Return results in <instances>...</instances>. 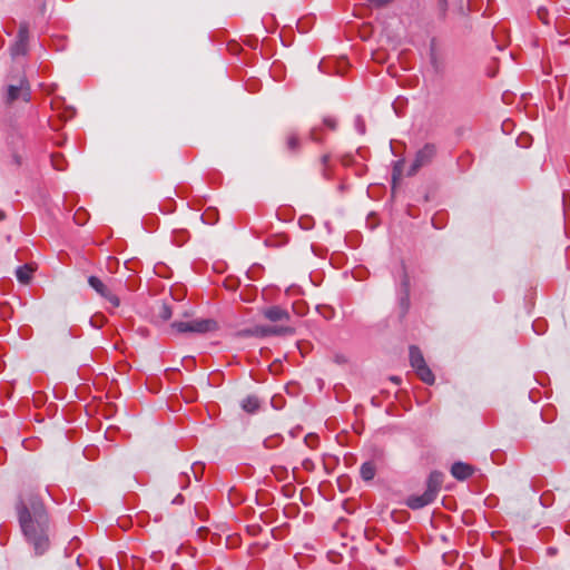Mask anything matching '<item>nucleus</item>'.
Listing matches in <instances>:
<instances>
[{
	"label": "nucleus",
	"mask_w": 570,
	"mask_h": 570,
	"mask_svg": "<svg viewBox=\"0 0 570 570\" xmlns=\"http://www.w3.org/2000/svg\"><path fill=\"white\" fill-rule=\"evenodd\" d=\"M443 483V474L439 471H432L426 481V492H429L434 499H436L438 493Z\"/></svg>",
	"instance_id": "f8f14e48"
},
{
	"label": "nucleus",
	"mask_w": 570,
	"mask_h": 570,
	"mask_svg": "<svg viewBox=\"0 0 570 570\" xmlns=\"http://www.w3.org/2000/svg\"><path fill=\"white\" fill-rule=\"evenodd\" d=\"M442 6V11L444 12L446 9V0H440Z\"/></svg>",
	"instance_id": "473e14b6"
},
{
	"label": "nucleus",
	"mask_w": 570,
	"mask_h": 570,
	"mask_svg": "<svg viewBox=\"0 0 570 570\" xmlns=\"http://www.w3.org/2000/svg\"><path fill=\"white\" fill-rule=\"evenodd\" d=\"M33 271L35 269L31 267V265L26 264V265L19 266L16 269V276L20 283L28 284L31 281V275H32Z\"/></svg>",
	"instance_id": "4468645a"
},
{
	"label": "nucleus",
	"mask_w": 570,
	"mask_h": 570,
	"mask_svg": "<svg viewBox=\"0 0 570 570\" xmlns=\"http://www.w3.org/2000/svg\"><path fill=\"white\" fill-rule=\"evenodd\" d=\"M301 147V141L295 132H289L286 137V148L291 153H297Z\"/></svg>",
	"instance_id": "a211bd4d"
},
{
	"label": "nucleus",
	"mask_w": 570,
	"mask_h": 570,
	"mask_svg": "<svg viewBox=\"0 0 570 570\" xmlns=\"http://www.w3.org/2000/svg\"><path fill=\"white\" fill-rule=\"evenodd\" d=\"M29 43V26L27 22H21L19 26L16 41L10 47V53L13 58L24 56L28 52Z\"/></svg>",
	"instance_id": "423d86ee"
},
{
	"label": "nucleus",
	"mask_w": 570,
	"mask_h": 570,
	"mask_svg": "<svg viewBox=\"0 0 570 570\" xmlns=\"http://www.w3.org/2000/svg\"><path fill=\"white\" fill-rule=\"evenodd\" d=\"M31 98L30 85L24 76H21L14 82L8 83L3 94V102L10 106L18 99L29 102Z\"/></svg>",
	"instance_id": "f03ea898"
},
{
	"label": "nucleus",
	"mask_w": 570,
	"mask_h": 570,
	"mask_svg": "<svg viewBox=\"0 0 570 570\" xmlns=\"http://www.w3.org/2000/svg\"><path fill=\"white\" fill-rule=\"evenodd\" d=\"M302 465H303V468H304L305 470H307V471H311V470H313V468H314V463H313V461H312V460H309V459L304 460V461H303V463H302Z\"/></svg>",
	"instance_id": "a878e982"
},
{
	"label": "nucleus",
	"mask_w": 570,
	"mask_h": 570,
	"mask_svg": "<svg viewBox=\"0 0 570 570\" xmlns=\"http://www.w3.org/2000/svg\"><path fill=\"white\" fill-rule=\"evenodd\" d=\"M537 13H538L539 19H540L543 23H546V24H548V23H549L548 18H547V17H548V10H547V9H544V8H539Z\"/></svg>",
	"instance_id": "4be33fe9"
},
{
	"label": "nucleus",
	"mask_w": 570,
	"mask_h": 570,
	"mask_svg": "<svg viewBox=\"0 0 570 570\" xmlns=\"http://www.w3.org/2000/svg\"><path fill=\"white\" fill-rule=\"evenodd\" d=\"M291 333H293V330L288 326L256 325L252 328L243 330L240 332V335L266 337L272 335H283Z\"/></svg>",
	"instance_id": "20e7f679"
},
{
	"label": "nucleus",
	"mask_w": 570,
	"mask_h": 570,
	"mask_svg": "<svg viewBox=\"0 0 570 570\" xmlns=\"http://www.w3.org/2000/svg\"><path fill=\"white\" fill-rule=\"evenodd\" d=\"M400 166H401V163H396L395 166H394V169H393V181L396 180V178L401 175V170H400Z\"/></svg>",
	"instance_id": "bb28decb"
},
{
	"label": "nucleus",
	"mask_w": 570,
	"mask_h": 570,
	"mask_svg": "<svg viewBox=\"0 0 570 570\" xmlns=\"http://www.w3.org/2000/svg\"><path fill=\"white\" fill-rule=\"evenodd\" d=\"M355 124H356V128L358 130L360 134H364L365 132V125H364V121L361 117H357L356 120H355Z\"/></svg>",
	"instance_id": "393cba45"
},
{
	"label": "nucleus",
	"mask_w": 570,
	"mask_h": 570,
	"mask_svg": "<svg viewBox=\"0 0 570 570\" xmlns=\"http://www.w3.org/2000/svg\"><path fill=\"white\" fill-rule=\"evenodd\" d=\"M183 501H184V497H183L181 494H178V495H176V497H175V499L173 500V503H174V504H180V503H183Z\"/></svg>",
	"instance_id": "cd10ccee"
},
{
	"label": "nucleus",
	"mask_w": 570,
	"mask_h": 570,
	"mask_svg": "<svg viewBox=\"0 0 570 570\" xmlns=\"http://www.w3.org/2000/svg\"><path fill=\"white\" fill-rule=\"evenodd\" d=\"M360 473L364 481H372L376 474V466L372 461L364 462L361 465Z\"/></svg>",
	"instance_id": "2eb2a0df"
},
{
	"label": "nucleus",
	"mask_w": 570,
	"mask_h": 570,
	"mask_svg": "<svg viewBox=\"0 0 570 570\" xmlns=\"http://www.w3.org/2000/svg\"><path fill=\"white\" fill-rule=\"evenodd\" d=\"M436 154V147L433 144H425L420 150H417L415 155V159L413 164L411 165L407 175L412 176L416 174V171L423 167L430 164Z\"/></svg>",
	"instance_id": "39448f33"
},
{
	"label": "nucleus",
	"mask_w": 570,
	"mask_h": 570,
	"mask_svg": "<svg viewBox=\"0 0 570 570\" xmlns=\"http://www.w3.org/2000/svg\"><path fill=\"white\" fill-rule=\"evenodd\" d=\"M323 122L331 130H335L336 129V120L334 118L326 117V118H324Z\"/></svg>",
	"instance_id": "5701e85b"
},
{
	"label": "nucleus",
	"mask_w": 570,
	"mask_h": 570,
	"mask_svg": "<svg viewBox=\"0 0 570 570\" xmlns=\"http://www.w3.org/2000/svg\"><path fill=\"white\" fill-rule=\"evenodd\" d=\"M171 327L178 333H198L205 334L218 328L217 322L213 318H200L191 321L174 322Z\"/></svg>",
	"instance_id": "7ed1b4c3"
},
{
	"label": "nucleus",
	"mask_w": 570,
	"mask_h": 570,
	"mask_svg": "<svg viewBox=\"0 0 570 570\" xmlns=\"http://www.w3.org/2000/svg\"><path fill=\"white\" fill-rule=\"evenodd\" d=\"M390 380L395 383V384H400L401 383V377L399 376H391Z\"/></svg>",
	"instance_id": "2f4dec72"
},
{
	"label": "nucleus",
	"mask_w": 570,
	"mask_h": 570,
	"mask_svg": "<svg viewBox=\"0 0 570 570\" xmlns=\"http://www.w3.org/2000/svg\"><path fill=\"white\" fill-rule=\"evenodd\" d=\"M309 138L315 142H322V137L320 136V129L314 127L311 129Z\"/></svg>",
	"instance_id": "aec40b11"
},
{
	"label": "nucleus",
	"mask_w": 570,
	"mask_h": 570,
	"mask_svg": "<svg viewBox=\"0 0 570 570\" xmlns=\"http://www.w3.org/2000/svg\"><path fill=\"white\" fill-rule=\"evenodd\" d=\"M6 218V213L3 210H0V222Z\"/></svg>",
	"instance_id": "72a5a7b5"
},
{
	"label": "nucleus",
	"mask_w": 570,
	"mask_h": 570,
	"mask_svg": "<svg viewBox=\"0 0 570 570\" xmlns=\"http://www.w3.org/2000/svg\"><path fill=\"white\" fill-rule=\"evenodd\" d=\"M160 316L163 320H169L171 317V309L168 305H163L160 311Z\"/></svg>",
	"instance_id": "412c9836"
},
{
	"label": "nucleus",
	"mask_w": 570,
	"mask_h": 570,
	"mask_svg": "<svg viewBox=\"0 0 570 570\" xmlns=\"http://www.w3.org/2000/svg\"><path fill=\"white\" fill-rule=\"evenodd\" d=\"M242 409L247 413H255L259 409V400L255 395H248L242 402Z\"/></svg>",
	"instance_id": "f3484780"
},
{
	"label": "nucleus",
	"mask_w": 570,
	"mask_h": 570,
	"mask_svg": "<svg viewBox=\"0 0 570 570\" xmlns=\"http://www.w3.org/2000/svg\"><path fill=\"white\" fill-rule=\"evenodd\" d=\"M403 276L401 279L400 287V297H399V306L401 309V317H404L410 308V278L406 274L405 268L403 267Z\"/></svg>",
	"instance_id": "6e6552de"
},
{
	"label": "nucleus",
	"mask_w": 570,
	"mask_h": 570,
	"mask_svg": "<svg viewBox=\"0 0 570 570\" xmlns=\"http://www.w3.org/2000/svg\"><path fill=\"white\" fill-rule=\"evenodd\" d=\"M321 160H322V164H323L324 166H326V165H327V163H328V160H330V155H324V156L322 157V159H321Z\"/></svg>",
	"instance_id": "7c9ffc66"
},
{
	"label": "nucleus",
	"mask_w": 570,
	"mask_h": 570,
	"mask_svg": "<svg viewBox=\"0 0 570 570\" xmlns=\"http://www.w3.org/2000/svg\"><path fill=\"white\" fill-rule=\"evenodd\" d=\"M474 473V468L464 462H455L451 466V474L459 481L469 479Z\"/></svg>",
	"instance_id": "9b49d317"
},
{
	"label": "nucleus",
	"mask_w": 570,
	"mask_h": 570,
	"mask_svg": "<svg viewBox=\"0 0 570 570\" xmlns=\"http://www.w3.org/2000/svg\"><path fill=\"white\" fill-rule=\"evenodd\" d=\"M53 166H55V168H56V169H58V170H62V169H63L61 166H58V164H57V163H55V161H53Z\"/></svg>",
	"instance_id": "f704fd0d"
},
{
	"label": "nucleus",
	"mask_w": 570,
	"mask_h": 570,
	"mask_svg": "<svg viewBox=\"0 0 570 570\" xmlns=\"http://www.w3.org/2000/svg\"><path fill=\"white\" fill-rule=\"evenodd\" d=\"M416 375L420 377V380L426 384L432 385L435 381L434 374L428 366V364L420 366L415 370Z\"/></svg>",
	"instance_id": "dca6fc26"
},
{
	"label": "nucleus",
	"mask_w": 570,
	"mask_h": 570,
	"mask_svg": "<svg viewBox=\"0 0 570 570\" xmlns=\"http://www.w3.org/2000/svg\"><path fill=\"white\" fill-rule=\"evenodd\" d=\"M18 521L35 553L43 554L50 547V519L40 497L31 491L19 495L16 503Z\"/></svg>",
	"instance_id": "f257e3e1"
},
{
	"label": "nucleus",
	"mask_w": 570,
	"mask_h": 570,
	"mask_svg": "<svg viewBox=\"0 0 570 570\" xmlns=\"http://www.w3.org/2000/svg\"><path fill=\"white\" fill-rule=\"evenodd\" d=\"M105 317L102 315H95L90 318V324L95 328H100L104 325Z\"/></svg>",
	"instance_id": "6ab92c4d"
},
{
	"label": "nucleus",
	"mask_w": 570,
	"mask_h": 570,
	"mask_svg": "<svg viewBox=\"0 0 570 570\" xmlns=\"http://www.w3.org/2000/svg\"><path fill=\"white\" fill-rule=\"evenodd\" d=\"M434 500L435 499L429 492L425 491L421 495H414V494L410 495L406 499L405 504H406V507H409L412 510H419V509H422V508L433 503Z\"/></svg>",
	"instance_id": "1a4fd4ad"
},
{
	"label": "nucleus",
	"mask_w": 570,
	"mask_h": 570,
	"mask_svg": "<svg viewBox=\"0 0 570 570\" xmlns=\"http://www.w3.org/2000/svg\"><path fill=\"white\" fill-rule=\"evenodd\" d=\"M409 352H410V364L414 370L426 364L424 356L417 346L411 345Z\"/></svg>",
	"instance_id": "ddd939ff"
},
{
	"label": "nucleus",
	"mask_w": 570,
	"mask_h": 570,
	"mask_svg": "<svg viewBox=\"0 0 570 570\" xmlns=\"http://www.w3.org/2000/svg\"><path fill=\"white\" fill-rule=\"evenodd\" d=\"M13 161H14L16 166H20V165H21V158H20V156H18V155H13Z\"/></svg>",
	"instance_id": "c756f323"
},
{
	"label": "nucleus",
	"mask_w": 570,
	"mask_h": 570,
	"mask_svg": "<svg viewBox=\"0 0 570 570\" xmlns=\"http://www.w3.org/2000/svg\"><path fill=\"white\" fill-rule=\"evenodd\" d=\"M431 62H432V65H433L434 69H435L436 71H439V65H438L436 57H435V55H434V53H432Z\"/></svg>",
	"instance_id": "c85d7f7f"
},
{
	"label": "nucleus",
	"mask_w": 570,
	"mask_h": 570,
	"mask_svg": "<svg viewBox=\"0 0 570 570\" xmlns=\"http://www.w3.org/2000/svg\"><path fill=\"white\" fill-rule=\"evenodd\" d=\"M373 6L382 8L392 2V0H368Z\"/></svg>",
	"instance_id": "b1692460"
},
{
	"label": "nucleus",
	"mask_w": 570,
	"mask_h": 570,
	"mask_svg": "<svg viewBox=\"0 0 570 570\" xmlns=\"http://www.w3.org/2000/svg\"><path fill=\"white\" fill-rule=\"evenodd\" d=\"M263 315L271 322H282L289 320V313L281 306H269L263 309Z\"/></svg>",
	"instance_id": "9d476101"
},
{
	"label": "nucleus",
	"mask_w": 570,
	"mask_h": 570,
	"mask_svg": "<svg viewBox=\"0 0 570 570\" xmlns=\"http://www.w3.org/2000/svg\"><path fill=\"white\" fill-rule=\"evenodd\" d=\"M88 284L92 287L100 296L106 298L112 307H118L120 305V299L114 295L108 287L102 283L100 278L97 276H89Z\"/></svg>",
	"instance_id": "0eeeda50"
}]
</instances>
